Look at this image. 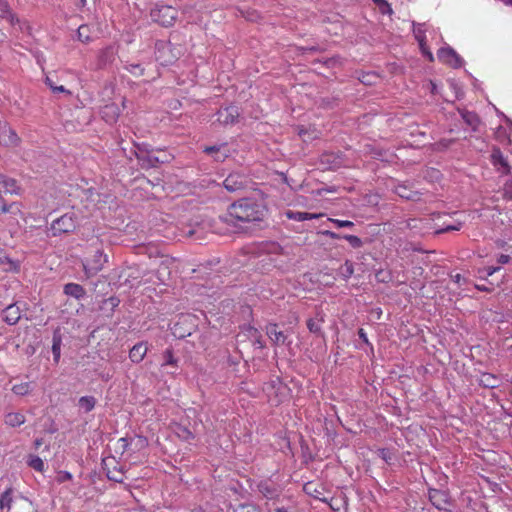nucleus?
Masks as SVG:
<instances>
[{"mask_svg":"<svg viewBox=\"0 0 512 512\" xmlns=\"http://www.w3.org/2000/svg\"><path fill=\"white\" fill-rule=\"evenodd\" d=\"M267 209L264 205L251 198H243L232 203L222 220L233 226L260 222L264 219Z\"/></svg>","mask_w":512,"mask_h":512,"instance_id":"1","label":"nucleus"},{"mask_svg":"<svg viewBox=\"0 0 512 512\" xmlns=\"http://www.w3.org/2000/svg\"><path fill=\"white\" fill-rule=\"evenodd\" d=\"M78 226V217L73 212H67L59 218L52 221L50 225L51 235L53 237L60 236L62 234H70L75 231Z\"/></svg>","mask_w":512,"mask_h":512,"instance_id":"2","label":"nucleus"},{"mask_svg":"<svg viewBox=\"0 0 512 512\" xmlns=\"http://www.w3.org/2000/svg\"><path fill=\"white\" fill-rule=\"evenodd\" d=\"M179 56V49L171 42L159 40L155 43V58L161 65H171L179 59Z\"/></svg>","mask_w":512,"mask_h":512,"instance_id":"3","label":"nucleus"},{"mask_svg":"<svg viewBox=\"0 0 512 512\" xmlns=\"http://www.w3.org/2000/svg\"><path fill=\"white\" fill-rule=\"evenodd\" d=\"M150 15L154 22L164 27H170L178 18V10L170 5H161L152 9Z\"/></svg>","mask_w":512,"mask_h":512,"instance_id":"4","label":"nucleus"},{"mask_svg":"<svg viewBox=\"0 0 512 512\" xmlns=\"http://www.w3.org/2000/svg\"><path fill=\"white\" fill-rule=\"evenodd\" d=\"M107 262V256L103 253V251L97 248L94 251V254L85 260L83 263V268L87 277H91L96 275L99 271L102 270L104 264Z\"/></svg>","mask_w":512,"mask_h":512,"instance_id":"5","label":"nucleus"},{"mask_svg":"<svg viewBox=\"0 0 512 512\" xmlns=\"http://www.w3.org/2000/svg\"><path fill=\"white\" fill-rule=\"evenodd\" d=\"M203 152L208 155H211L213 159L218 162L225 161L231 155V151L227 143H222L213 146H205L203 148Z\"/></svg>","mask_w":512,"mask_h":512,"instance_id":"6","label":"nucleus"},{"mask_svg":"<svg viewBox=\"0 0 512 512\" xmlns=\"http://www.w3.org/2000/svg\"><path fill=\"white\" fill-rule=\"evenodd\" d=\"M20 143V138L11 127L7 125L0 126V144L7 147H15Z\"/></svg>","mask_w":512,"mask_h":512,"instance_id":"7","label":"nucleus"},{"mask_svg":"<svg viewBox=\"0 0 512 512\" xmlns=\"http://www.w3.org/2000/svg\"><path fill=\"white\" fill-rule=\"evenodd\" d=\"M217 121L223 125H232L237 122L239 110L236 106H228L218 111Z\"/></svg>","mask_w":512,"mask_h":512,"instance_id":"8","label":"nucleus"},{"mask_svg":"<svg viewBox=\"0 0 512 512\" xmlns=\"http://www.w3.org/2000/svg\"><path fill=\"white\" fill-rule=\"evenodd\" d=\"M439 60L452 67H460L462 60L459 55L452 48H441L437 52Z\"/></svg>","mask_w":512,"mask_h":512,"instance_id":"9","label":"nucleus"},{"mask_svg":"<svg viewBox=\"0 0 512 512\" xmlns=\"http://www.w3.org/2000/svg\"><path fill=\"white\" fill-rule=\"evenodd\" d=\"M118 446L122 449V453L127 451L129 447H134L135 449H145L148 446V440L143 436H135L132 439L120 438L118 440Z\"/></svg>","mask_w":512,"mask_h":512,"instance_id":"10","label":"nucleus"},{"mask_svg":"<svg viewBox=\"0 0 512 512\" xmlns=\"http://www.w3.org/2000/svg\"><path fill=\"white\" fill-rule=\"evenodd\" d=\"M223 185L229 192H235L245 187V179L238 173H232L227 176Z\"/></svg>","mask_w":512,"mask_h":512,"instance_id":"11","label":"nucleus"},{"mask_svg":"<svg viewBox=\"0 0 512 512\" xmlns=\"http://www.w3.org/2000/svg\"><path fill=\"white\" fill-rule=\"evenodd\" d=\"M117 54V48L114 45H109L98 52V66L104 67L109 63H112Z\"/></svg>","mask_w":512,"mask_h":512,"instance_id":"12","label":"nucleus"},{"mask_svg":"<svg viewBox=\"0 0 512 512\" xmlns=\"http://www.w3.org/2000/svg\"><path fill=\"white\" fill-rule=\"evenodd\" d=\"M266 334L275 345H283L287 339L286 335L278 330V325L275 323H270L266 326Z\"/></svg>","mask_w":512,"mask_h":512,"instance_id":"13","label":"nucleus"},{"mask_svg":"<svg viewBox=\"0 0 512 512\" xmlns=\"http://www.w3.org/2000/svg\"><path fill=\"white\" fill-rule=\"evenodd\" d=\"M394 192L401 198L411 201H419L421 193L418 191L412 190L405 184H398L394 188Z\"/></svg>","mask_w":512,"mask_h":512,"instance_id":"14","label":"nucleus"},{"mask_svg":"<svg viewBox=\"0 0 512 512\" xmlns=\"http://www.w3.org/2000/svg\"><path fill=\"white\" fill-rule=\"evenodd\" d=\"M21 318V310L17 304H11L3 310V319L9 325H15Z\"/></svg>","mask_w":512,"mask_h":512,"instance_id":"15","label":"nucleus"},{"mask_svg":"<svg viewBox=\"0 0 512 512\" xmlns=\"http://www.w3.org/2000/svg\"><path fill=\"white\" fill-rule=\"evenodd\" d=\"M429 499L431 503L438 509H446L448 506V497L447 494L437 490L432 489L429 491Z\"/></svg>","mask_w":512,"mask_h":512,"instance_id":"16","label":"nucleus"},{"mask_svg":"<svg viewBox=\"0 0 512 512\" xmlns=\"http://www.w3.org/2000/svg\"><path fill=\"white\" fill-rule=\"evenodd\" d=\"M0 201H1L0 213L1 214L9 213L11 215V218L13 219V221L17 224L18 223L17 216L22 215L21 205L17 202H13L11 204H6V203H4L2 196H0Z\"/></svg>","mask_w":512,"mask_h":512,"instance_id":"17","label":"nucleus"},{"mask_svg":"<svg viewBox=\"0 0 512 512\" xmlns=\"http://www.w3.org/2000/svg\"><path fill=\"white\" fill-rule=\"evenodd\" d=\"M147 345L144 342L135 344L129 351V358L133 363H140L147 354Z\"/></svg>","mask_w":512,"mask_h":512,"instance_id":"18","label":"nucleus"},{"mask_svg":"<svg viewBox=\"0 0 512 512\" xmlns=\"http://www.w3.org/2000/svg\"><path fill=\"white\" fill-rule=\"evenodd\" d=\"M322 323H324V315L319 312V313H317L316 319L309 318L307 320V328L311 333H313L317 336L324 337V334H323L322 328H321Z\"/></svg>","mask_w":512,"mask_h":512,"instance_id":"19","label":"nucleus"},{"mask_svg":"<svg viewBox=\"0 0 512 512\" xmlns=\"http://www.w3.org/2000/svg\"><path fill=\"white\" fill-rule=\"evenodd\" d=\"M26 421L25 415L20 412H10L4 417V422L9 427H19Z\"/></svg>","mask_w":512,"mask_h":512,"instance_id":"20","label":"nucleus"},{"mask_svg":"<svg viewBox=\"0 0 512 512\" xmlns=\"http://www.w3.org/2000/svg\"><path fill=\"white\" fill-rule=\"evenodd\" d=\"M111 463L116 464L114 459H112ZM109 465L110 463L105 462L107 478L109 480L122 483L124 481V473L122 469L118 468L117 465L110 468Z\"/></svg>","mask_w":512,"mask_h":512,"instance_id":"21","label":"nucleus"},{"mask_svg":"<svg viewBox=\"0 0 512 512\" xmlns=\"http://www.w3.org/2000/svg\"><path fill=\"white\" fill-rule=\"evenodd\" d=\"M285 215L288 219L298 221V222L316 219V218H319L322 216V214H314V213L299 212V211H292V210H288L285 213Z\"/></svg>","mask_w":512,"mask_h":512,"instance_id":"22","label":"nucleus"},{"mask_svg":"<svg viewBox=\"0 0 512 512\" xmlns=\"http://www.w3.org/2000/svg\"><path fill=\"white\" fill-rule=\"evenodd\" d=\"M499 382H500V380L497 376H495L494 374H491V373H486V372L482 373L478 379V383L480 386H482L484 388H490V389L498 387Z\"/></svg>","mask_w":512,"mask_h":512,"instance_id":"23","label":"nucleus"},{"mask_svg":"<svg viewBox=\"0 0 512 512\" xmlns=\"http://www.w3.org/2000/svg\"><path fill=\"white\" fill-rule=\"evenodd\" d=\"M0 266H3L5 271L18 272L20 269L19 262L7 257L2 249H0Z\"/></svg>","mask_w":512,"mask_h":512,"instance_id":"24","label":"nucleus"},{"mask_svg":"<svg viewBox=\"0 0 512 512\" xmlns=\"http://www.w3.org/2000/svg\"><path fill=\"white\" fill-rule=\"evenodd\" d=\"M64 293L76 299H81L85 295V289L76 283H68L64 286Z\"/></svg>","mask_w":512,"mask_h":512,"instance_id":"25","label":"nucleus"},{"mask_svg":"<svg viewBox=\"0 0 512 512\" xmlns=\"http://www.w3.org/2000/svg\"><path fill=\"white\" fill-rule=\"evenodd\" d=\"M492 162L493 164L500 165L503 168V173L508 174L510 172V167L508 165V162L500 149H495L492 153Z\"/></svg>","mask_w":512,"mask_h":512,"instance_id":"26","label":"nucleus"},{"mask_svg":"<svg viewBox=\"0 0 512 512\" xmlns=\"http://www.w3.org/2000/svg\"><path fill=\"white\" fill-rule=\"evenodd\" d=\"M13 489L7 488L0 496V509L2 511L6 510V512H9L12 506L13 498Z\"/></svg>","mask_w":512,"mask_h":512,"instance_id":"27","label":"nucleus"},{"mask_svg":"<svg viewBox=\"0 0 512 512\" xmlns=\"http://www.w3.org/2000/svg\"><path fill=\"white\" fill-rule=\"evenodd\" d=\"M461 117L464 120V122L468 126H470L473 130L477 129V127L480 123V119L476 113L463 110V111H461Z\"/></svg>","mask_w":512,"mask_h":512,"instance_id":"28","label":"nucleus"},{"mask_svg":"<svg viewBox=\"0 0 512 512\" xmlns=\"http://www.w3.org/2000/svg\"><path fill=\"white\" fill-rule=\"evenodd\" d=\"M91 28L89 25L82 24L78 27L77 37L82 43H90L93 40L91 36Z\"/></svg>","mask_w":512,"mask_h":512,"instance_id":"29","label":"nucleus"},{"mask_svg":"<svg viewBox=\"0 0 512 512\" xmlns=\"http://www.w3.org/2000/svg\"><path fill=\"white\" fill-rule=\"evenodd\" d=\"M303 489L308 495L314 497L315 499L325 501V499L322 497L323 493L321 491V486L317 487L313 482H308L304 485Z\"/></svg>","mask_w":512,"mask_h":512,"instance_id":"30","label":"nucleus"},{"mask_svg":"<svg viewBox=\"0 0 512 512\" xmlns=\"http://www.w3.org/2000/svg\"><path fill=\"white\" fill-rule=\"evenodd\" d=\"M0 15L1 17L7 19L11 24H14L18 21V19L10 10L8 3L4 0H0Z\"/></svg>","mask_w":512,"mask_h":512,"instance_id":"31","label":"nucleus"},{"mask_svg":"<svg viewBox=\"0 0 512 512\" xmlns=\"http://www.w3.org/2000/svg\"><path fill=\"white\" fill-rule=\"evenodd\" d=\"M102 114L106 121H115L119 116V109L115 104L106 105L102 111Z\"/></svg>","mask_w":512,"mask_h":512,"instance_id":"32","label":"nucleus"},{"mask_svg":"<svg viewBox=\"0 0 512 512\" xmlns=\"http://www.w3.org/2000/svg\"><path fill=\"white\" fill-rule=\"evenodd\" d=\"M96 405V399L93 396H83L79 399V407L85 412H90Z\"/></svg>","mask_w":512,"mask_h":512,"instance_id":"33","label":"nucleus"},{"mask_svg":"<svg viewBox=\"0 0 512 512\" xmlns=\"http://www.w3.org/2000/svg\"><path fill=\"white\" fill-rule=\"evenodd\" d=\"M258 490L266 498H272L276 493L275 488L268 481L260 482L258 484Z\"/></svg>","mask_w":512,"mask_h":512,"instance_id":"34","label":"nucleus"},{"mask_svg":"<svg viewBox=\"0 0 512 512\" xmlns=\"http://www.w3.org/2000/svg\"><path fill=\"white\" fill-rule=\"evenodd\" d=\"M27 464L29 467L38 472H43L45 468L43 460L37 455H30Z\"/></svg>","mask_w":512,"mask_h":512,"instance_id":"35","label":"nucleus"},{"mask_svg":"<svg viewBox=\"0 0 512 512\" xmlns=\"http://www.w3.org/2000/svg\"><path fill=\"white\" fill-rule=\"evenodd\" d=\"M32 390L31 383L30 382H22L19 384H15L12 387V392L19 396H24L30 393Z\"/></svg>","mask_w":512,"mask_h":512,"instance_id":"36","label":"nucleus"},{"mask_svg":"<svg viewBox=\"0 0 512 512\" xmlns=\"http://www.w3.org/2000/svg\"><path fill=\"white\" fill-rule=\"evenodd\" d=\"M416 38L419 42V46H420V49H421V52L423 53V55H425L429 61H433L434 57H433L432 52L428 49V47L426 45L425 36L416 35Z\"/></svg>","mask_w":512,"mask_h":512,"instance_id":"37","label":"nucleus"},{"mask_svg":"<svg viewBox=\"0 0 512 512\" xmlns=\"http://www.w3.org/2000/svg\"><path fill=\"white\" fill-rule=\"evenodd\" d=\"M163 357H164V363H163L164 366L169 365V366L177 367L178 361L174 357L173 351L171 349L165 350Z\"/></svg>","mask_w":512,"mask_h":512,"instance_id":"38","label":"nucleus"},{"mask_svg":"<svg viewBox=\"0 0 512 512\" xmlns=\"http://www.w3.org/2000/svg\"><path fill=\"white\" fill-rule=\"evenodd\" d=\"M462 225H463L462 222L457 221L454 224L445 225L443 228L436 230L435 233L441 234V233L450 232V231H458L462 228Z\"/></svg>","mask_w":512,"mask_h":512,"instance_id":"39","label":"nucleus"},{"mask_svg":"<svg viewBox=\"0 0 512 512\" xmlns=\"http://www.w3.org/2000/svg\"><path fill=\"white\" fill-rule=\"evenodd\" d=\"M341 273L345 279L350 278L354 273V268H353L352 262H350L348 260L345 261V263L341 267Z\"/></svg>","mask_w":512,"mask_h":512,"instance_id":"40","label":"nucleus"},{"mask_svg":"<svg viewBox=\"0 0 512 512\" xmlns=\"http://www.w3.org/2000/svg\"><path fill=\"white\" fill-rule=\"evenodd\" d=\"M45 83L49 86V88L53 92L71 94V92L68 91L64 86H62V85H60V86L54 85V82L51 80L50 77H46Z\"/></svg>","mask_w":512,"mask_h":512,"instance_id":"41","label":"nucleus"},{"mask_svg":"<svg viewBox=\"0 0 512 512\" xmlns=\"http://www.w3.org/2000/svg\"><path fill=\"white\" fill-rule=\"evenodd\" d=\"M343 239L347 240L353 248H360L363 245L362 240L355 235H344Z\"/></svg>","mask_w":512,"mask_h":512,"instance_id":"42","label":"nucleus"},{"mask_svg":"<svg viewBox=\"0 0 512 512\" xmlns=\"http://www.w3.org/2000/svg\"><path fill=\"white\" fill-rule=\"evenodd\" d=\"M178 435L186 441L193 440L195 438L194 434L188 428L183 426L178 428Z\"/></svg>","mask_w":512,"mask_h":512,"instance_id":"43","label":"nucleus"},{"mask_svg":"<svg viewBox=\"0 0 512 512\" xmlns=\"http://www.w3.org/2000/svg\"><path fill=\"white\" fill-rule=\"evenodd\" d=\"M127 70L134 76L139 77L144 74V68L140 64H130Z\"/></svg>","mask_w":512,"mask_h":512,"instance_id":"44","label":"nucleus"},{"mask_svg":"<svg viewBox=\"0 0 512 512\" xmlns=\"http://www.w3.org/2000/svg\"><path fill=\"white\" fill-rule=\"evenodd\" d=\"M376 278L379 282L387 283L391 280V274L388 271L385 270H379L376 273Z\"/></svg>","mask_w":512,"mask_h":512,"instance_id":"45","label":"nucleus"},{"mask_svg":"<svg viewBox=\"0 0 512 512\" xmlns=\"http://www.w3.org/2000/svg\"><path fill=\"white\" fill-rule=\"evenodd\" d=\"M332 223H334L337 227L339 228H342V227H353L354 226V223L352 221H349V220H339V219H333V218H330L329 219Z\"/></svg>","mask_w":512,"mask_h":512,"instance_id":"46","label":"nucleus"},{"mask_svg":"<svg viewBox=\"0 0 512 512\" xmlns=\"http://www.w3.org/2000/svg\"><path fill=\"white\" fill-rule=\"evenodd\" d=\"M500 270L499 266H488L483 269H479V273H484L485 277L492 276L494 273Z\"/></svg>","mask_w":512,"mask_h":512,"instance_id":"47","label":"nucleus"},{"mask_svg":"<svg viewBox=\"0 0 512 512\" xmlns=\"http://www.w3.org/2000/svg\"><path fill=\"white\" fill-rule=\"evenodd\" d=\"M374 3H376L379 7L384 6L386 7V10H382V14H392L393 10L390 6V4L386 0H373Z\"/></svg>","mask_w":512,"mask_h":512,"instance_id":"48","label":"nucleus"},{"mask_svg":"<svg viewBox=\"0 0 512 512\" xmlns=\"http://www.w3.org/2000/svg\"><path fill=\"white\" fill-rule=\"evenodd\" d=\"M52 352L54 355L55 362H58L59 358H60V341H58V342L54 341L53 346H52Z\"/></svg>","mask_w":512,"mask_h":512,"instance_id":"49","label":"nucleus"},{"mask_svg":"<svg viewBox=\"0 0 512 512\" xmlns=\"http://www.w3.org/2000/svg\"><path fill=\"white\" fill-rule=\"evenodd\" d=\"M511 260V257L507 254H501L497 257L496 261L500 265L508 264Z\"/></svg>","mask_w":512,"mask_h":512,"instance_id":"50","label":"nucleus"},{"mask_svg":"<svg viewBox=\"0 0 512 512\" xmlns=\"http://www.w3.org/2000/svg\"><path fill=\"white\" fill-rule=\"evenodd\" d=\"M72 479V475L69 472H64L58 477V482H64Z\"/></svg>","mask_w":512,"mask_h":512,"instance_id":"51","label":"nucleus"},{"mask_svg":"<svg viewBox=\"0 0 512 512\" xmlns=\"http://www.w3.org/2000/svg\"><path fill=\"white\" fill-rule=\"evenodd\" d=\"M358 336L360 339H362L366 344H369V341H368V338H367V335H366V332L364 331V329L360 328L358 330Z\"/></svg>","mask_w":512,"mask_h":512,"instance_id":"52","label":"nucleus"},{"mask_svg":"<svg viewBox=\"0 0 512 512\" xmlns=\"http://www.w3.org/2000/svg\"><path fill=\"white\" fill-rule=\"evenodd\" d=\"M323 234L329 236L331 239H339V238H341V236L339 234H337L335 232H332V231H328V230L323 232Z\"/></svg>","mask_w":512,"mask_h":512,"instance_id":"53","label":"nucleus"},{"mask_svg":"<svg viewBox=\"0 0 512 512\" xmlns=\"http://www.w3.org/2000/svg\"><path fill=\"white\" fill-rule=\"evenodd\" d=\"M177 326H178V323H176V324L174 325V332H173V333H174V335H175V336H177V337H179V338H183V337H185V336H186V334H185V333H181V332H179V333H178V332H177Z\"/></svg>","mask_w":512,"mask_h":512,"instance_id":"54","label":"nucleus"},{"mask_svg":"<svg viewBox=\"0 0 512 512\" xmlns=\"http://www.w3.org/2000/svg\"><path fill=\"white\" fill-rule=\"evenodd\" d=\"M475 288H476L477 290H479V291H485V292H490V291H491L488 287H486V286H484V285H478V284H476V285H475Z\"/></svg>","mask_w":512,"mask_h":512,"instance_id":"55","label":"nucleus"},{"mask_svg":"<svg viewBox=\"0 0 512 512\" xmlns=\"http://www.w3.org/2000/svg\"><path fill=\"white\" fill-rule=\"evenodd\" d=\"M452 278H453L454 282H456L457 284H460L461 281L463 280L462 276L458 273L453 275Z\"/></svg>","mask_w":512,"mask_h":512,"instance_id":"56","label":"nucleus"},{"mask_svg":"<svg viewBox=\"0 0 512 512\" xmlns=\"http://www.w3.org/2000/svg\"><path fill=\"white\" fill-rule=\"evenodd\" d=\"M34 444H35V448L38 449L43 444V441H42V439H36Z\"/></svg>","mask_w":512,"mask_h":512,"instance_id":"57","label":"nucleus"},{"mask_svg":"<svg viewBox=\"0 0 512 512\" xmlns=\"http://www.w3.org/2000/svg\"><path fill=\"white\" fill-rule=\"evenodd\" d=\"M416 222H417V220L413 219V220H411V221L408 223V225H409L410 227H416V226H417V225H416Z\"/></svg>","mask_w":512,"mask_h":512,"instance_id":"58","label":"nucleus"},{"mask_svg":"<svg viewBox=\"0 0 512 512\" xmlns=\"http://www.w3.org/2000/svg\"><path fill=\"white\" fill-rule=\"evenodd\" d=\"M255 343H257V344H258V346H259L260 348H262V347L264 346V345H263V342H262V340H261V337H259V338L256 340V342H255Z\"/></svg>","mask_w":512,"mask_h":512,"instance_id":"59","label":"nucleus"},{"mask_svg":"<svg viewBox=\"0 0 512 512\" xmlns=\"http://www.w3.org/2000/svg\"><path fill=\"white\" fill-rule=\"evenodd\" d=\"M275 512H288L285 508L281 507V508H277L275 510Z\"/></svg>","mask_w":512,"mask_h":512,"instance_id":"60","label":"nucleus"},{"mask_svg":"<svg viewBox=\"0 0 512 512\" xmlns=\"http://www.w3.org/2000/svg\"><path fill=\"white\" fill-rule=\"evenodd\" d=\"M81 6H84L86 4V0H80Z\"/></svg>","mask_w":512,"mask_h":512,"instance_id":"61","label":"nucleus"},{"mask_svg":"<svg viewBox=\"0 0 512 512\" xmlns=\"http://www.w3.org/2000/svg\"><path fill=\"white\" fill-rule=\"evenodd\" d=\"M379 9H380V11L382 12V10H386V7H384V6H380V7H379Z\"/></svg>","mask_w":512,"mask_h":512,"instance_id":"62","label":"nucleus"},{"mask_svg":"<svg viewBox=\"0 0 512 512\" xmlns=\"http://www.w3.org/2000/svg\"><path fill=\"white\" fill-rule=\"evenodd\" d=\"M511 185H512V182H511Z\"/></svg>","mask_w":512,"mask_h":512,"instance_id":"63","label":"nucleus"}]
</instances>
